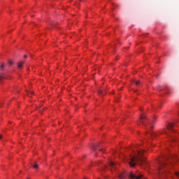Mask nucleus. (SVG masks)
<instances>
[{
  "label": "nucleus",
  "instance_id": "nucleus-9",
  "mask_svg": "<svg viewBox=\"0 0 179 179\" xmlns=\"http://www.w3.org/2000/svg\"><path fill=\"white\" fill-rule=\"evenodd\" d=\"M119 178L120 179H125V178H127V176H125V174H124V173H120L119 175Z\"/></svg>",
  "mask_w": 179,
  "mask_h": 179
},
{
  "label": "nucleus",
  "instance_id": "nucleus-19",
  "mask_svg": "<svg viewBox=\"0 0 179 179\" xmlns=\"http://www.w3.org/2000/svg\"><path fill=\"white\" fill-rule=\"evenodd\" d=\"M24 58H27V55H24Z\"/></svg>",
  "mask_w": 179,
  "mask_h": 179
},
{
  "label": "nucleus",
  "instance_id": "nucleus-4",
  "mask_svg": "<svg viewBox=\"0 0 179 179\" xmlns=\"http://www.w3.org/2000/svg\"><path fill=\"white\" fill-rule=\"evenodd\" d=\"M129 177L131 179H141L143 177V175H142V174L137 175V174H135V173L131 172L129 175Z\"/></svg>",
  "mask_w": 179,
  "mask_h": 179
},
{
  "label": "nucleus",
  "instance_id": "nucleus-14",
  "mask_svg": "<svg viewBox=\"0 0 179 179\" xmlns=\"http://www.w3.org/2000/svg\"><path fill=\"white\" fill-rule=\"evenodd\" d=\"M150 136L153 138V136H157V134H156V133H155V132H152V131H150Z\"/></svg>",
  "mask_w": 179,
  "mask_h": 179
},
{
  "label": "nucleus",
  "instance_id": "nucleus-1",
  "mask_svg": "<svg viewBox=\"0 0 179 179\" xmlns=\"http://www.w3.org/2000/svg\"><path fill=\"white\" fill-rule=\"evenodd\" d=\"M145 153V150H141L138 151V157H131L129 158V164L131 167H135V164L138 163V164H145L146 163V159L142 156Z\"/></svg>",
  "mask_w": 179,
  "mask_h": 179
},
{
  "label": "nucleus",
  "instance_id": "nucleus-5",
  "mask_svg": "<svg viewBox=\"0 0 179 179\" xmlns=\"http://www.w3.org/2000/svg\"><path fill=\"white\" fill-rule=\"evenodd\" d=\"M23 65H24V62H19L17 63V67L19 70L23 69Z\"/></svg>",
  "mask_w": 179,
  "mask_h": 179
},
{
  "label": "nucleus",
  "instance_id": "nucleus-23",
  "mask_svg": "<svg viewBox=\"0 0 179 179\" xmlns=\"http://www.w3.org/2000/svg\"><path fill=\"white\" fill-rule=\"evenodd\" d=\"M27 179H30V178H27Z\"/></svg>",
  "mask_w": 179,
  "mask_h": 179
},
{
  "label": "nucleus",
  "instance_id": "nucleus-6",
  "mask_svg": "<svg viewBox=\"0 0 179 179\" xmlns=\"http://www.w3.org/2000/svg\"><path fill=\"white\" fill-rule=\"evenodd\" d=\"M145 120H146V116L141 115L140 116V122L142 124V125H146L145 124Z\"/></svg>",
  "mask_w": 179,
  "mask_h": 179
},
{
  "label": "nucleus",
  "instance_id": "nucleus-15",
  "mask_svg": "<svg viewBox=\"0 0 179 179\" xmlns=\"http://www.w3.org/2000/svg\"><path fill=\"white\" fill-rule=\"evenodd\" d=\"M0 68H1V69H3V68H5V64L1 63V65H0Z\"/></svg>",
  "mask_w": 179,
  "mask_h": 179
},
{
  "label": "nucleus",
  "instance_id": "nucleus-12",
  "mask_svg": "<svg viewBox=\"0 0 179 179\" xmlns=\"http://www.w3.org/2000/svg\"><path fill=\"white\" fill-rule=\"evenodd\" d=\"M2 79H8V77H6V75H3L0 76V80Z\"/></svg>",
  "mask_w": 179,
  "mask_h": 179
},
{
  "label": "nucleus",
  "instance_id": "nucleus-8",
  "mask_svg": "<svg viewBox=\"0 0 179 179\" xmlns=\"http://www.w3.org/2000/svg\"><path fill=\"white\" fill-rule=\"evenodd\" d=\"M97 148H100V143H98L92 147V149L94 152L97 150Z\"/></svg>",
  "mask_w": 179,
  "mask_h": 179
},
{
  "label": "nucleus",
  "instance_id": "nucleus-13",
  "mask_svg": "<svg viewBox=\"0 0 179 179\" xmlns=\"http://www.w3.org/2000/svg\"><path fill=\"white\" fill-rule=\"evenodd\" d=\"M134 83H135V85H136V86H139L140 85V84H141V81L140 80H137V81H134Z\"/></svg>",
  "mask_w": 179,
  "mask_h": 179
},
{
  "label": "nucleus",
  "instance_id": "nucleus-10",
  "mask_svg": "<svg viewBox=\"0 0 179 179\" xmlns=\"http://www.w3.org/2000/svg\"><path fill=\"white\" fill-rule=\"evenodd\" d=\"M147 129H152L153 126H152V122L148 123V125L146 127Z\"/></svg>",
  "mask_w": 179,
  "mask_h": 179
},
{
  "label": "nucleus",
  "instance_id": "nucleus-18",
  "mask_svg": "<svg viewBox=\"0 0 179 179\" xmlns=\"http://www.w3.org/2000/svg\"><path fill=\"white\" fill-rule=\"evenodd\" d=\"M34 94L33 91H29V94Z\"/></svg>",
  "mask_w": 179,
  "mask_h": 179
},
{
  "label": "nucleus",
  "instance_id": "nucleus-3",
  "mask_svg": "<svg viewBox=\"0 0 179 179\" xmlns=\"http://www.w3.org/2000/svg\"><path fill=\"white\" fill-rule=\"evenodd\" d=\"M176 131L174 130V124L173 123H169L167 125V129L166 131H164V134L166 135H168V136H170V132H175Z\"/></svg>",
  "mask_w": 179,
  "mask_h": 179
},
{
  "label": "nucleus",
  "instance_id": "nucleus-21",
  "mask_svg": "<svg viewBox=\"0 0 179 179\" xmlns=\"http://www.w3.org/2000/svg\"><path fill=\"white\" fill-rule=\"evenodd\" d=\"M2 138V135H0V139Z\"/></svg>",
  "mask_w": 179,
  "mask_h": 179
},
{
  "label": "nucleus",
  "instance_id": "nucleus-20",
  "mask_svg": "<svg viewBox=\"0 0 179 179\" xmlns=\"http://www.w3.org/2000/svg\"><path fill=\"white\" fill-rule=\"evenodd\" d=\"M99 152H104L103 150H99Z\"/></svg>",
  "mask_w": 179,
  "mask_h": 179
},
{
  "label": "nucleus",
  "instance_id": "nucleus-7",
  "mask_svg": "<svg viewBox=\"0 0 179 179\" xmlns=\"http://www.w3.org/2000/svg\"><path fill=\"white\" fill-rule=\"evenodd\" d=\"M109 166L111 169H115L117 167V164H115V163L113 162L112 161L109 162Z\"/></svg>",
  "mask_w": 179,
  "mask_h": 179
},
{
  "label": "nucleus",
  "instance_id": "nucleus-17",
  "mask_svg": "<svg viewBox=\"0 0 179 179\" xmlns=\"http://www.w3.org/2000/svg\"><path fill=\"white\" fill-rule=\"evenodd\" d=\"M33 169H38V164H35L33 166Z\"/></svg>",
  "mask_w": 179,
  "mask_h": 179
},
{
  "label": "nucleus",
  "instance_id": "nucleus-16",
  "mask_svg": "<svg viewBox=\"0 0 179 179\" xmlns=\"http://www.w3.org/2000/svg\"><path fill=\"white\" fill-rule=\"evenodd\" d=\"M8 64L10 65V66H12V65H13V61L9 60L8 61Z\"/></svg>",
  "mask_w": 179,
  "mask_h": 179
},
{
  "label": "nucleus",
  "instance_id": "nucleus-22",
  "mask_svg": "<svg viewBox=\"0 0 179 179\" xmlns=\"http://www.w3.org/2000/svg\"><path fill=\"white\" fill-rule=\"evenodd\" d=\"M79 1H82V0H79Z\"/></svg>",
  "mask_w": 179,
  "mask_h": 179
},
{
  "label": "nucleus",
  "instance_id": "nucleus-2",
  "mask_svg": "<svg viewBox=\"0 0 179 179\" xmlns=\"http://www.w3.org/2000/svg\"><path fill=\"white\" fill-rule=\"evenodd\" d=\"M158 166L157 170L159 174H163L164 173V169H166L169 166V163H167V158H160L157 161Z\"/></svg>",
  "mask_w": 179,
  "mask_h": 179
},
{
  "label": "nucleus",
  "instance_id": "nucleus-11",
  "mask_svg": "<svg viewBox=\"0 0 179 179\" xmlns=\"http://www.w3.org/2000/svg\"><path fill=\"white\" fill-rule=\"evenodd\" d=\"M98 94H105L104 91L101 89L98 90Z\"/></svg>",
  "mask_w": 179,
  "mask_h": 179
}]
</instances>
